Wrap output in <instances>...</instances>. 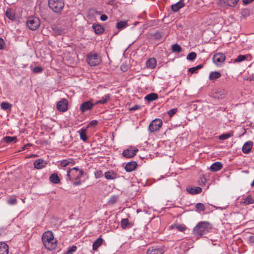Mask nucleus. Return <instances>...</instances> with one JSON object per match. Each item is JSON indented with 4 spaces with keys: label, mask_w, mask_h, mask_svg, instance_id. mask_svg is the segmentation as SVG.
<instances>
[{
    "label": "nucleus",
    "mask_w": 254,
    "mask_h": 254,
    "mask_svg": "<svg viewBox=\"0 0 254 254\" xmlns=\"http://www.w3.org/2000/svg\"><path fill=\"white\" fill-rule=\"evenodd\" d=\"M153 38L155 40L159 41L162 39V34L159 32H156L153 35Z\"/></svg>",
    "instance_id": "obj_46"
},
{
    "label": "nucleus",
    "mask_w": 254,
    "mask_h": 254,
    "mask_svg": "<svg viewBox=\"0 0 254 254\" xmlns=\"http://www.w3.org/2000/svg\"><path fill=\"white\" fill-rule=\"evenodd\" d=\"M221 75V73L218 71H212L209 74V79L210 80H215L217 79L220 78Z\"/></svg>",
    "instance_id": "obj_25"
},
{
    "label": "nucleus",
    "mask_w": 254,
    "mask_h": 254,
    "mask_svg": "<svg viewBox=\"0 0 254 254\" xmlns=\"http://www.w3.org/2000/svg\"><path fill=\"white\" fill-rule=\"evenodd\" d=\"M70 163L73 164L74 163L73 160L71 158L68 159H64L60 161V166L62 167H65Z\"/></svg>",
    "instance_id": "obj_27"
},
{
    "label": "nucleus",
    "mask_w": 254,
    "mask_h": 254,
    "mask_svg": "<svg viewBox=\"0 0 254 254\" xmlns=\"http://www.w3.org/2000/svg\"><path fill=\"white\" fill-rule=\"evenodd\" d=\"M17 202V200L14 197H11L7 200V203L11 205L16 204Z\"/></svg>",
    "instance_id": "obj_45"
},
{
    "label": "nucleus",
    "mask_w": 254,
    "mask_h": 254,
    "mask_svg": "<svg viewBox=\"0 0 254 254\" xmlns=\"http://www.w3.org/2000/svg\"><path fill=\"white\" fill-rule=\"evenodd\" d=\"M96 178H100L103 176L102 172L101 170H97L94 172Z\"/></svg>",
    "instance_id": "obj_51"
},
{
    "label": "nucleus",
    "mask_w": 254,
    "mask_h": 254,
    "mask_svg": "<svg viewBox=\"0 0 254 254\" xmlns=\"http://www.w3.org/2000/svg\"><path fill=\"white\" fill-rule=\"evenodd\" d=\"M64 5L63 0H49V6L55 12L62 11Z\"/></svg>",
    "instance_id": "obj_4"
},
{
    "label": "nucleus",
    "mask_w": 254,
    "mask_h": 254,
    "mask_svg": "<svg viewBox=\"0 0 254 254\" xmlns=\"http://www.w3.org/2000/svg\"><path fill=\"white\" fill-rule=\"evenodd\" d=\"M244 203L245 204H251L254 203V199H253L250 195L247 196L244 201Z\"/></svg>",
    "instance_id": "obj_42"
},
{
    "label": "nucleus",
    "mask_w": 254,
    "mask_h": 254,
    "mask_svg": "<svg viewBox=\"0 0 254 254\" xmlns=\"http://www.w3.org/2000/svg\"><path fill=\"white\" fill-rule=\"evenodd\" d=\"M108 19V16L106 14H102L100 16L101 20L104 21Z\"/></svg>",
    "instance_id": "obj_54"
},
{
    "label": "nucleus",
    "mask_w": 254,
    "mask_h": 254,
    "mask_svg": "<svg viewBox=\"0 0 254 254\" xmlns=\"http://www.w3.org/2000/svg\"><path fill=\"white\" fill-rule=\"evenodd\" d=\"M5 47V42L4 40L0 37V50H3Z\"/></svg>",
    "instance_id": "obj_52"
},
{
    "label": "nucleus",
    "mask_w": 254,
    "mask_h": 254,
    "mask_svg": "<svg viewBox=\"0 0 254 254\" xmlns=\"http://www.w3.org/2000/svg\"><path fill=\"white\" fill-rule=\"evenodd\" d=\"M146 65L147 68L153 69L156 65V61L154 58H150L146 62Z\"/></svg>",
    "instance_id": "obj_20"
},
{
    "label": "nucleus",
    "mask_w": 254,
    "mask_h": 254,
    "mask_svg": "<svg viewBox=\"0 0 254 254\" xmlns=\"http://www.w3.org/2000/svg\"><path fill=\"white\" fill-rule=\"evenodd\" d=\"M49 180L51 182L57 184H59L60 182V179L56 174H52L49 177Z\"/></svg>",
    "instance_id": "obj_28"
},
{
    "label": "nucleus",
    "mask_w": 254,
    "mask_h": 254,
    "mask_svg": "<svg viewBox=\"0 0 254 254\" xmlns=\"http://www.w3.org/2000/svg\"><path fill=\"white\" fill-rule=\"evenodd\" d=\"M158 98V95L157 93H151L146 95L144 99L148 102H152L154 101Z\"/></svg>",
    "instance_id": "obj_21"
},
{
    "label": "nucleus",
    "mask_w": 254,
    "mask_h": 254,
    "mask_svg": "<svg viewBox=\"0 0 254 254\" xmlns=\"http://www.w3.org/2000/svg\"><path fill=\"white\" fill-rule=\"evenodd\" d=\"M3 141L7 143H10L12 142H16L17 141V138L16 136H6L3 138Z\"/></svg>",
    "instance_id": "obj_26"
},
{
    "label": "nucleus",
    "mask_w": 254,
    "mask_h": 254,
    "mask_svg": "<svg viewBox=\"0 0 254 254\" xmlns=\"http://www.w3.org/2000/svg\"><path fill=\"white\" fill-rule=\"evenodd\" d=\"M118 199V197L117 196L114 195L111 197L110 200H109V202L111 204H114L117 201Z\"/></svg>",
    "instance_id": "obj_50"
},
{
    "label": "nucleus",
    "mask_w": 254,
    "mask_h": 254,
    "mask_svg": "<svg viewBox=\"0 0 254 254\" xmlns=\"http://www.w3.org/2000/svg\"><path fill=\"white\" fill-rule=\"evenodd\" d=\"M253 142L249 141L244 143L242 147V151L245 154L249 153L253 147Z\"/></svg>",
    "instance_id": "obj_16"
},
{
    "label": "nucleus",
    "mask_w": 254,
    "mask_h": 254,
    "mask_svg": "<svg viewBox=\"0 0 254 254\" xmlns=\"http://www.w3.org/2000/svg\"><path fill=\"white\" fill-rule=\"evenodd\" d=\"M103 239L101 238H98L93 244L92 249L96 251L98 248L102 244Z\"/></svg>",
    "instance_id": "obj_23"
},
{
    "label": "nucleus",
    "mask_w": 254,
    "mask_h": 254,
    "mask_svg": "<svg viewBox=\"0 0 254 254\" xmlns=\"http://www.w3.org/2000/svg\"><path fill=\"white\" fill-rule=\"evenodd\" d=\"M141 107L138 105H135L132 107L129 108L130 111H134L140 109Z\"/></svg>",
    "instance_id": "obj_53"
},
{
    "label": "nucleus",
    "mask_w": 254,
    "mask_h": 254,
    "mask_svg": "<svg viewBox=\"0 0 254 254\" xmlns=\"http://www.w3.org/2000/svg\"><path fill=\"white\" fill-rule=\"evenodd\" d=\"M170 227L172 229H176L180 232H183L186 229V227L184 225L178 224L172 225Z\"/></svg>",
    "instance_id": "obj_32"
},
{
    "label": "nucleus",
    "mask_w": 254,
    "mask_h": 254,
    "mask_svg": "<svg viewBox=\"0 0 254 254\" xmlns=\"http://www.w3.org/2000/svg\"><path fill=\"white\" fill-rule=\"evenodd\" d=\"M98 121L96 120H92L90 122V125L91 126H95L97 125Z\"/></svg>",
    "instance_id": "obj_55"
},
{
    "label": "nucleus",
    "mask_w": 254,
    "mask_h": 254,
    "mask_svg": "<svg viewBox=\"0 0 254 254\" xmlns=\"http://www.w3.org/2000/svg\"><path fill=\"white\" fill-rule=\"evenodd\" d=\"M27 27L29 29L34 31L36 30L40 26V22L39 18L36 17H29L26 22Z\"/></svg>",
    "instance_id": "obj_6"
},
{
    "label": "nucleus",
    "mask_w": 254,
    "mask_h": 254,
    "mask_svg": "<svg viewBox=\"0 0 254 254\" xmlns=\"http://www.w3.org/2000/svg\"><path fill=\"white\" fill-rule=\"evenodd\" d=\"M254 186V181L252 182V184H251V186L252 187H253Z\"/></svg>",
    "instance_id": "obj_58"
},
{
    "label": "nucleus",
    "mask_w": 254,
    "mask_h": 254,
    "mask_svg": "<svg viewBox=\"0 0 254 254\" xmlns=\"http://www.w3.org/2000/svg\"><path fill=\"white\" fill-rule=\"evenodd\" d=\"M211 229V226L209 223L203 221L199 223L194 228L193 233L196 236H201L207 233Z\"/></svg>",
    "instance_id": "obj_2"
},
{
    "label": "nucleus",
    "mask_w": 254,
    "mask_h": 254,
    "mask_svg": "<svg viewBox=\"0 0 254 254\" xmlns=\"http://www.w3.org/2000/svg\"><path fill=\"white\" fill-rule=\"evenodd\" d=\"M172 50L173 52L179 53L182 52V48L179 45L176 43L172 46Z\"/></svg>",
    "instance_id": "obj_39"
},
{
    "label": "nucleus",
    "mask_w": 254,
    "mask_h": 254,
    "mask_svg": "<svg viewBox=\"0 0 254 254\" xmlns=\"http://www.w3.org/2000/svg\"><path fill=\"white\" fill-rule=\"evenodd\" d=\"M105 177L107 180H114L117 178V174L114 172L107 171L105 173Z\"/></svg>",
    "instance_id": "obj_30"
},
{
    "label": "nucleus",
    "mask_w": 254,
    "mask_h": 254,
    "mask_svg": "<svg viewBox=\"0 0 254 254\" xmlns=\"http://www.w3.org/2000/svg\"><path fill=\"white\" fill-rule=\"evenodd\" d=\"M232 136H233V133H230V132H227V133H223V134L219 135L218 137V138L220 140H223L227 139Z\"/></svg>",
    "instance_id": "obj_38"
},
{
    "label": "nucleus",
    "mask_w": 254,
    "mask_h": 254,
    "mask_svg": "<svg viewBox=\"0 0 254 254\" xmlns=\"http://www.w3.org/2000/svg\"><path fill=\"white\" fill-rule=\"evenodd\" d=\"M80 137L81 140L85 142L87 140V136L85 130H81L80 132Z\"/></svg>",
    "instance_id": "obj_44"
},
{
    "label": "nucleus",
    "mask_w": 254,
    "mask_h": 254,
    "mask_svg": "<svg viewBox=\"0 0 254 254\" xmlns=\"http://www.w3.org/2000/svg\"><path fill=\"white\" fill-rule=\"evenodd\" d=\"M177 108L172 109L168 111V114L170 117H172L173 116H174L177 113Z\"/></svg>",
    "instance_id": "obj_49"
},
{
    "label": "nucleus",
    "mask_w": 254,
    "mask_h": 254,
    "mask_svg": "<svg viewBox=\"0 0 254 254\" xmlns=\"http://www.w3.org/2000/svg\"><path fill=\"white\" fill-rule=\"evenodd\" d=\"M185 6L184 0H180L177 3L171 5V9L174 12H178Z\"/></svg>",
    "instance_id": "obj_15"
},
{
    "label": "nucleus",
    "mask_w": 254,
    "mask_h": 254,
    "mask_svg": "<svg viewBox=\"0 0 254 254\" xmlns=\"http://www.w3.org/2000/svg\"><path fill=\"white\" fill-rule=\"evenodd\" d=\"M84 171L83 170H79L77 167L67 170L66 180L73 181L74 180H79L83 176Z\"/></svg>",
    "instance_id": "obj_3"
},
{
    "label": "nucleus",
    "mask_w": 254,
    "mask_h": 254,
    "mask_svg": "<svg viewBox=\"0 0 254 254\" xmlns=\"http://www.w3.org/2000/svg\"><path fill=\"white\" fill-rule=\"evenodd\" d=\"M5 15L10 20H14L15 19V14L10 8L7 9Z\"/></svg>",
    "instance_id": "obj_36"
},
{
    "label": "nucleus",
    "mask_w": 254,
    "mask_h": 254,
    "mask_svg": "<svg viewBox=\"0 0 254 254\" xmlns=\"http://www.w3.org/2000/svg\"><path fill=\"white\" fill-rule=\"evenodd\" d=\"M121 68L122 70H123V69L122 68H123L122 66H121Z\"/></svg>",
    "instance_id": "obj_59"
},
{
    "label": "nucleus",
    "mask_w": 254,
    "mask_h": 254,
    "mask_svg": "<svg viewBox=\"0 0 254 254\" xmlns=\"http://www.w3.org/2000/svg\"><path fill=\"white\" fill-rule=\"evenodd\" d=\"M162 126V121L160 119H155L150 123L148 130L151 132L158 131Z\"/></svg>",
    "instance_id": "obj_7"
},
{
    "label": "nucleus",
    "mask_w": 254,
    "mask_h": 254,
    "mask_svg": "<svg viewBox=\"0 0 254 254\" xmlns=\"http://www.w3.org/2000/svg\"><path fill=\"white\" fill-rule=\"evenodd\" d=\"M129 224L128 219L127 218L122 219L121 221V225L123 229H126Z\"/></svg>",
    "instance_id": "obj_41"
},
{
    "label": "nucleus",
    "mask_w": 254,
    "mask_h": 254,
    "mask_svg": "<svg viewBox=\"0 0 254 254\" xmlns=\"http://www.w3.org/2000/svg\"><path fill=\"white\" fill-rule=\"evenodd\" d=\"M57 109L62 112L66 111L68 109V101L65 99H62L57 104Z\"/></svg>",
    "instance_id": "obj_10"
},
{
    "label": "nucleus",
    "mask_w": 254,
    "mask_h": 254,
    "mask_svg": "<svg viewBox=\"0 0 254 254\" xmlns=\"http://www.w3.org/2000/svg\"><path fill=\"white\" fill-rule=\"evenodd\" d=\"M196 210L197 211L200 212L205 210V206L202 203H197L195 205Z\"/></svg>",
    "instance_id": "obj_40"
},
{
    "label": "nucleus",
    "mask_w": 254,
    "mask_h": 254,
    "mask_svg": "<svg viewBox=\"0 0 254 254\" xmlns=\"http://www.w3.org/2000/svg\"><path fill=\"white\" fill-rule=\"evenodd\" d=\"M249 241L251 243L254 244V235L249 237Z\"/></svg>",
    "instance_id": "obj_56"
},
{
    "label": "nucleus",
    "mask_w": 254,
    "mask_h": 254,
    "mask_svg": "<svg viewBox=\"0 0 254 254\" xmlns=\"http://www.w3.org/2000/svg\"><path fill=\"white\" fill-rule=\"evenodd\" d=\"M42 241L45 248L48 250L52 251L57 247L58 241L54 239L51 231L45 232L42 236Z\"/></svg>",
    "instance_id": "obj_1"
},
{
    "label": "nucleus",
    "mask_w": 254,
    "mask_h": 254,
    "mask_svg": "<svg viewBox=\"0 0 254 254\" xmlns=\"http://www.w3.org/2000/svg\"><path fill=\"white\" fill-rule=\"evenodd\" d=\"M202 67L203 65L202 64H198L196 66L189 68L188 69V72H190L191 74L196 73L197 70L202 68Z\"/></svg>",
    "instance_id": "obj_34"
},
{
    "label": "nucleus",
    "mask_w": 254,
    "mask_h": 254,
    "mask_svg": "<svg viewBox=\"0 0 254 254\" xmlns=\"http://www.w3.org/2000/svg\"><path fill=\"white\" fill-rule=\"evenodd\" d=\"M95 105L91 101H87L81 104L80 109L82 113H84L87 111L91 110Z\"/></svg>",
    "instance_id": "obj_12"
},
{
    "label": "nucleus",
    "mask_w": 254,
    "mask_h": 254,
    "mask_svg": "<svg viewBox=\"0 0 254 254\" xmlns=\"http://www.w3.org/2000/svg\"><path fill=\"white\" fill-rule=\"evenodd\" d=\"M110 94H106L102 97L101 99L95 102V105H96V104H104L107 102L108 100H109L110 99Z\"/></svg>",
    "instance_id": "obj_29"
},
{
    "label": "nucleus",
    "mask_w": 254,
    "mask_h": 254,
    "mask_svg": "<svg viewBox=\"0 0 254 254\" xmlns=\"http://www.w3.org/2000/svg\"><path fill=\"white\" fill-rule=\"evenodd\" d=\"M87 61L89 65L96 66L100 64L101 59L97 54L91 52L87 56Z\"/></svg>",
    "instance_id": "obj_5"
},
{
    "label": "nucleus",
    "mask_w": 254,
    "mask_h": 254,
    "mask_svg": "<svg viewBox=\"0 0 254 254\" xmlns=\"http://www.w3.org/2000/svg\"><path fill=\"white\" fill-rule=\"evenodd\" d=\"M73 185L74 186H79L81 184V181H77L74 182H73Z\"/></svg>",
    "instance_id": "obj_57"
},
{
    "label": "nucleus",
    "mask_w": 254,
    "mask_h": 254,
    "mask_svg": "<svg viewBox=\"0 0 254 254\" xmlns=\"http://www.w3.org/2000/svg\"><path fill=\"white\" fill-rule=\"evenodd\" d=\"M223 167L222 164L220 162H216L213 163L210 167V170L212 172H217L221 170Z\"/></svg>",
    "instance_id": "obj_18"
},
{
    "label": "nucleus",
    "mask_w": 254,
    "mask_h": 254,
    "mask_svg": "<svg viewBox=\"0 0 254 254\" xmlns=\"http://www.w3.org/2000/svg\"><path fill=\"white\" fill-rule=\"evenodd\" d=\"M164 249L157 246H154L148 249L147 254H163Z\"/></svg>",
    "instance_id": "obj_13"
},
{
    "label": "nucleus",
    "mask_w": 254,
    "mask_h": 254,
    "mask_svg": "<svg viewBox=\"0 0 254 254\" xmlns=\"http://www.w3.org/2000/svg\"><path fill=\"white\" fill-rule=\"evenodd\" d=\"M77 250V247L75 246H72L69 248L64 254H73Z\"/></svg>",
    "instance_id": "obj_47"
},
{
    "label": "nucleus",
    "mask_w": 254,
    "mask_h": 254,
    "mask_svg": "<svg viewBox=\"0 0 254 254\" xmlns=\"http://www.w3.org/2000/svg\"><path fill=\"white\" fill-rule=\"evenodd\" d=\"M12 107V105L6 102H2L0 104L1 108L4 111L7 110H10Z\"/></svg>",
    "instance_id": "obj_35"
},
{
    "label": "nucleus",
    "mask_w": 254,
    "mask_h": 254,
    "mask_svg": "<svg viewBox=\"0 0 254 254\" xmlns=\"http://www.w3.org/2000/svg\"><path fill=\"white\" fill-rule=\"evenodd\" d=\"M92 28L94 30L95 32L97 34H102L104 30L103 27L99 24H93Z\"/></svg>",
    "instance_id": "obj_31"
},
{
    "label": "nucleus",
    "mask_w": 254,
    "mask_h": 254,
    "mask_svg": "<svg viewBox=\"0 0 254 254\" xmlns=\"http://www.w3.org/2000/svg\"><path fill=\"white\" fill-rule=\"evenodd\" d=\"M196 57V54L195 52H192L188 54L187 57L188 60L193 61Z\"/></svg>",
    "instance_id": "obj_43"
},
{
    "label": "nucleus",
    "mask_w": 254,
    "mask_h": 254,
    "mask_svg": "<svg viewBox=\"0 0 254 254\" xmlns=\"http://www.w3.org/2000/svg\"><path fill=\"white\" fill-rule=\"evenodd\" d=\"M188 193L191 194H196L200 193L202 191V189L199 187H195L194 188H189L187 189Z\"/></svg>",
    "instance_id": "obj_19"
},
{
    "label": "nucleus",
    "mask_w": 254,
    "mask_h": 254,
    "mask_svg": "<svg viewBox=\"0 0 254 254\" xmlns=\"http://www.w3.org/2000/svg\"><path fill=\"white\" fill-rule=\"evenodd\" d=\"M137 165L135 161L129 162L126 165L125 169L127 172H130L136 168Z\"/></svg>",
    "instance_id": "obj_17"
},
{
    "label": "nucleus",
    "mask_w": 254,
    "mask_h": 254,
    "mask_svg": "<svg viewBox=\"0 0 254 254\" xmlns=\"http://www.w3.org/2000/svg\"><path fill=\"white\" fill-rule=\"evenodd\" d=\"M225 56L221 53H216L213 57V61L217 65H220L225 60Z\"/></svg>",
    "instance_id": "obj_9"
},
{
    "label": "nucleus",
    "mask_w": 254,
    "mask_h": 254,
    "mask_svg": "<svg viewBox=\"0 0 254 254\" xmlns=\"http://www.w3.org/2000/svg\"><path fill=\"white\" fill-rule=\"evenodd\" d=\"M127 21H119L117 22L116 27L119 30H122L128 26Z\"/></svg>",
    "instance_id": "obj_24"
},
{
    "label": "nucleus",
    "mask_w": 254,
    "mask_h": 254,
    "mask_svg": "<svg viewBox=\"0 0 254 254\" xmlns=\"http://www.w3.org/2000/svg\"><path fill=\"white\" fill-rule=\"evenodd\" d=\"M32 71L33 72L35 73H41L43 71V68L41 66H36L35 67Z\"/></svg>",
    "instance_id": "obj_48"
},
{
    "label": "nucleus",
    "mask_w": 254,
    "mask_h": 254,
    "mask_svg": "<svg viewBox=\"0 0 254 254\" xmlns=\"http://www.w3.org/2000/svg\"><path fill=\"white\" fill-rule=\"evenodd\" d=\"M137 151L138 149L136 148L133 149H127L123 152L122 154L124 157L130 158L133 157Z\"/></svg>",
    "instance_id": "obj_14"
},
{
    "label": "nucleus",
    "mask_w": 254,
    "mask_h": 254,
    "mask_svg": "<svg viewBox=\"0 0 254 254\" xmlns=\"http://www.w3.org/2000/svg\"><path fill=\"white\" fill-rule=\"evenodd\" d=\"M47 165L46 161L44 160L43 159H38L34 161L33 165L35 169L40 170L44 168H45Z\"/></svg>",
    "instance_id": "obj_11"
},
{
    "label": "nucleus",
    "mask_w": 254,
    "mask_h": 254,
    "mask_svg": "<svg viewBox=\"0 0 254 254\" xmlns=\"http://www.w3.org/2000/svg\"><path fill=\"white\" fill-rule=\"evenodd\" d=\"M8 247L5 243L0 242V254H8Z\"/></svg>",
    "instance_id": "obj_22"
},
{
    "label": "nucleus",
    "mask_w": 254,
    "mask_h": 254,
    "mask_svg": "<svg viewBox=\"0 0 254 254\" xmlns=\"http://www.w3.org/2000/svg\"><path fill=\"white\" fill-rule=\"evenodd\" d=\"M239 0H219L218 4L221 7H226L227 6L230 7H235Z\"/></svg>",
    "instance_id": "obj_8"
},
{
    "label": "nucleus",
    "mask_w": 254,
    "mask_h": 254,
    "mask_svg": "<svg viewBox=\"0 0 254 254\" xmlns=\"http://www.w3.org/2000/svg\"><path fill=\"white\" fill-rule=\"evenodd\" d=\"M248 57L249 56L247 55H240L234 60L233 63H236L242 62L246 60H247Z\"/></svg>",
    "instance_id": "obj_33"
},
{
    "label": "nucleus",
    "mask_w": 254,
    "mask_h": 254,
    "mask_svg": "<svg viewBox=\"0 0 254 254\" xmlns=\"http://www.w3.org/2000/svg\"><path fill=\"white\" fill-rule=\"evenodd\" d=\"M225 91L224 90H222L220 91H217L215 93L213 94V97L215 98H223V96L225 95Z\"/></svg>",
    "instance_id": "obj_37"
}]
</instances>
